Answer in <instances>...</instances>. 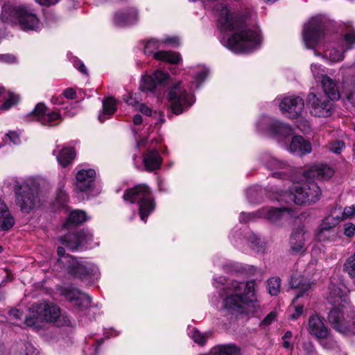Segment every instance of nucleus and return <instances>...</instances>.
<instances>
[{
	"label": "nucleus",
	"mask_w": 355,
	"mask_h": 355,
	"mask_svg": "<svg viewBox=\"0 0 355 355\" xmlns=\"http://www.w3.org/2000/svg\"><path fill=\"white\" fill-rule=\"evenodd\" d=\"M328 300L333 305L328 315L331 327L345 335L355 334V308L349 306L347 295L340 288L333 286Z\"/></svg>",
	"instance_id": "1"
},
{
	"label": "nucleus",
	"mask_w": 355,
	"mask_h": 355,
	"mask_svg": "<svg viewBox=\"0 0 355 355\" xmlns=\"http://www.w3.org/2000/svg\"><path fill=\"white\" fill-rule=\"evenodd\" d=\"M193 74L191 85L186 87L182 82L174 83L168 89L167 98L170 108L175 114L188 110L196 102V97L191 92L193 87L198 89L208 75L209 70L205 66L198 65L192 69Z\"/></svg>",
	"instance_id": "2"
},
{
	"label": "nucleus",
	"mask_w": 355,
	"mask_h": 355,
	"mask_svg": "<svg viewBox=\"0 0 355 355\" xmlns=\"http://www.w3.org/2000/svg\"><path fill=\"white\" fill-rule=\"evenodd\" d=\"M255 285L254 280L246 282L232 281L228 284L220 293L222 309L230 313H244L245 306L256 300Z\"/></svg>",
	"instance_id": "3"
},
{
	"label": "nucleus",
	"mask_w": 355,
	"mask_h": 355,
	"mask_svg": "<svg viewBox=\"0 0 355 355\" xmlns=\"http://www.w3.org/2000/svg\"><path fill=\"white\" fill-rule=\"evenodd\" d=\"M42 179L31 176L23 180L16 179L13 186L15 203L21 211L29 213L39 200Z\"/></svg>",
	"instance_id": "4"
},
{
	"label": "nucleus",
	"mask_w": 355,
	"mask_h": 355,
	"mask_svg": "<svg viewBox=\"0 0 355 355\" xmlns=\"http://www.w3.org/2000/svg\"><path fill=\"white\" fill-rule=\"evenodd\" d=\"M306 180L305 182L293 184L285 193L277 192L275 199L299 205L315 203L321 196L320 188L313 181Z\"/></svg>",
	"instance_id": "5"
},
{
	"label": "nucleus",
	"mask_w": 355,
	"mask_h": 355,
	"mask_svg": "<svg viewBox=\"0 0 355 355\" xmlns=\"http://www.w3.org/2000/svg\"><path fill=\"white\" fill-rule=\"evenodd\" d=\"M60 272L82 281L93 282L100 277L98 267L92 261L75 257H64L58 261Z\"/></svg>",
	"instance_id": "6"
},
{
	"label": "nucleus",
	"mask_w": 355,
	"mask_h": 355,
	"mask_svg": "<svg viewBox=\"0 0 355 355\" xmlns=\"http://www.w3.org/2000/svg\"><path fill=\"white\" fill-rule=\"evenodd\" d=\"M2 22L11 25H19L25 31H36L40 27V21L27 6H12L5 3L0 15Z\"/></svg>",
	"instance_id": "7"
},
{
	"label": "nucleus",
	"mask_w": 355,
	"mask_h": 355,
	"mask_svg": "<svg viewBox=\"0 0 355 355\" xmlns=\"http://www.w3.org/2000/svg\"><path fill=\"white\" fill-rule=\"evenodd\" d=\"M123 198L126 202L137 204L140 219L144 223L156 207L155 198L146 184H139L126 190Z\"/></svg>",
	"instance_id": "8"
},
{
	"label": "nucleus",
	"mask_w": 355,
	"mask_h": 355,
	"mask_svg": "<svg viewBox=\"0 0 355 355\" xmlns=\"http://www.w3.org/2000/svg\"><path fill=\"white\" fill-rule=\"evenodd\" d=\"M256 127L258 132L273 137L280 144H284L285 139L293 134L290 125L267 116H261Z\"/></svg>",
	"instance_id": "9"
},
{
	"label": "nucleus",
	"mask_w": 355,
	"mask_h": 355,
	"mask_svg": "<svg viewBox=\"0 0 355 355\" xmlns=\"http://www.w3.org/2000/svg\"><path fill=\"white\" fill-rule=\"evenodd\" d=\"M57 291L60 295L64 297L67 301L78 309L79 317L87 314L91 300L86 293L71 286H58Z\"/></svg>",
	"instance_id": "10"
},
{
	"label": "nucleus",
	"mask_w": 355,
	"mask_h": 355,
	"mask_svg": "<svg viewBox=\"0 0 355 355\" xmlns=\"http://www.w3.org/2000/svg\"><path fill=\"white\" fill-rule=\"evenodd\" d=\"M289 284L291 288H297L299 290V293L293 300V304L291 309H293L294 311L290 315V318L292 320L298 319L304 313L303 305H295V301L300 297H302L306 292L311 288V282L310 279L304 277L301 272H295L293 273L290 279Z\"/></svg>",
	"instance_id": "11"
},
{
	"label": "nucleus",
	"mask_w": 355,
	"mask_h": 355,
	"mask_svg": "<svg viewBox=\"0 0 355 355\" xmlns=\"http://www.w3.org/2000/svg\"><path fill=\"white\" fill-rule=\"evenodd\" d=\"M306 104L310 114L315 117H328L333 112V103L322 93H309Z\"/></svg>",
	"instance_id": "12"
},
{
	"label": "nucleus",
	"mask_w": 355,
	"mask_h": 355,
	"mask_svg": "<svg viewBox=\"0 0 355 355\" xmlns=\"http://www.w3.org/2000/svg\"><path fill=\"white\" fill-rule=\"evenodd\" d=\"M144 53L148 56L152 55L155 60L177 64L181 60L180 53L172 51H159L162 47L160 40L150 38L144 42Z\"/></svg>",
	"instance_id": "13"
},
{
	"label": "nucleus",
	"mask_w": 355,
	"mask_h": 355,
	"mask_svg": "<svg viewBox=\"0 0 355 355\" xmlns=\"http://www.w3.org/2000/svg\"><path fill=\"white\" fill-rule=\"evenodd\" d=\"M324 19L321 16L310 19L304 26L303 40L307 49H314L322 35Z\"/></svg>",
	"instance_id": "14"
},
{
	"label": "nucleus",
	"mask_w": 355,
	"mask_h": 355,
	"mask_svg": "<svg viewBox=\"0 0 355 355\" xmlns=\"http://www.w3.org/2000/svg\"><path fill=\"white\" fill-rule=\"evenodd\" d=\"M355 46V30L349 29L343 35L341 44L336 46L327 49L324 53V57L331 62H337L344 59L345 51Z\"/></svg>",
	"instance_id": "15"
},
{
	"label": "nucleus",
	"mask_w": 355,
	"mask_h": 355,
	"mask_svg": "<svg viewBox=\"0 0 355 355\" xmlns=\"http://www.w3.org/2000/svg\"><path fill=\"white\" fill-rule=\"evenodd\" d=\"M170 79L168 73L157 70L151 75L145 74L142 76L139 89L142 92H154L168 85Z\"/></svg>",
	"instance_id": "16"
},
{
	"label": "nucleus",
	"mask_w": 355,
	"mask_h": 355,
	"mask_svg": "<svg viewBox=\"0 0 355 355\" xmlns=\"http://www.w3.org/2000/svg\"><path fill=\"white\" fill-rule=\"evenodd\" d=\"M93 234L88 230L68 233L60 238V242L71 250L86 246L92 241Z\"/></svg>",
	"instance_id": "17"
},
{
	"label": "nucleus",
	"mask_w": 355,
	"mask_h": 355,
	"mask_svg": "<svg viewBox=\"0 0 355 355\" xmlns=\"http://www.w3.org/2000/svg\"><path fill=\"white\" fill-rule=\"evenodd\" d=\"M304 107V100L297 96H285L279 103V108L282 114L290 119L299 116L303 112Z\"/></svg>",
	"instance_id": "18"
},
{
	"label": "nucleus",
	"mask_w": 355,
	"mask_h": 355,
	"mask_svg": "<svg viewBox=\"0 0 355 355\" xmlns=\"http://www.w3.org/2000/svg\"><path fill=\"white\" fill-rule=\"evenodd\" d=\"M260 160L275 178H283L289 171L290 166L284 161L279 160L268 152L261 155Z\"/></svg>",
	"instance_id": "19"
},
{
	"label": "nucleus",
	"mask_w": 355,
	"mask_h": 355,
	"mask_svg": "<svg viewBox=\"0 0 355 355\" xmlns=\"http://www.w3.org/2000/svg\"><path fill=\"white\" fill-rule=\"evenodd\" d=\"M311 239L310 233L304 227H299L290 238V247L295 254H303L306 251Z\"/></svg>",
	"instance_id": "20"
},
{
	"label": "nucleus",
	"mask_w": 355,
	"mask_h": 355,
	"mask_svg": "<svg viewBox=\"0 0 355 355\" xmlns=\"http://www.w3.org/2000/svg\"><path fill=\"white\" fill-rule=\"evenodd\" d=\"M308 331L314 336L325 348H330L331 346H327L324 339H328L329 330L324 324L323 320L318 315H311L308 321Z\"/></svg>",
	"instance_id": "21"
},
{
	"label": "nucleus",
	"mask_w": 355,
	"mask_h": 355,
	"mask_svg": "<svg viewBox=\"0 0 355 355\" xmlns=\"http://www.w3.org/2000/svg\"><path fill=\"white\" fill-rule=\"evenodd\" d=\"M96 172L92 168H80L76 176L75 189L80 192L91 189L94 184Z\"/></svg>",
	"instance_id": "22"
},
{
	"label": "nucleus",
	"mask_w": 355,
	"mask_h": 355,
	"mask_svg": "<svg viewBox=\"0 0 355 355\" xmlns=\"http://www.w3.org/2000/svg\"><path fill=\"white\" fill-rule=\"evenodd\" d=\"M44 323V305L33 304L29 309V314L25 318V324L35 329H40Z\"/></svg>",
	"instance_id": "23"
},
{
	"label": "nucleus",
	"mask_w": 355,
	"mask_h": 355,
	"mask_svg": "<svg viewBox=\"0 0 355 355\" xmlns=\"http://www.w3.org/2000/svg\"><path fill=\"white\" fill-rule=\"evenodd\" d=\"M51 322L56 326H69L71 322L70 318L62 313L58 306L53 304L46 302V322Z\"/></svg>",
	"instance_id": "24"
},
{
	"label": "nucleus",
	"mask_w": 355,
	"mask_h": 355,
	"mask_svg": "<svg viewBox=\"0 0 355 355\" xmlns=\"http://www.w3.org/2000/svg\"><path fill=\"white\" fill-rule=\"evenodd\" d=\"M138 21V11L135 8L116 12L113 17L114 24L119 27L132 25Z\"/></svg>",
	"instance_id": "25"
},
{
	"label": "nucleus",
	"mask_w": 355,
	"mask_h": 355,
	"mask_svg": "<svg viewBox=\"0 0 355 355\" xmlns=\"http://www.w3.org/2000/svg\"><path fill=\"white\" fill-rule=\"evenodd\" d=\"M334 170L329 166L323 164H315L307 170L303 171L305 179L318 178L327 180L334 175Z\"/></svg>",
	"instance_id": "26"
},
{
	"label": "nucleus",
	"mask_w": 355,
	"mask_h": 355,
	"mask_svg": "<svg viewBox=\"0 0 355 355\" xmlns=\"http://www.w3.org/2000/svg\"><path fill=\"white\" fill-rule=\"evenodd\" d=\"M288 150L293 154L302 156L310 153L312 148L309 141L306 140L302 136L296 135L292 138Z\"/></svg>",
	"instance_id": "27"
},
{
	"label": "nucleus",
	"mask_w": 355,
	"mask_h": 355,
	"mask_svg": "<svg viewBox=\"0 0 355 355\" xmlns=\"http://www.w3.org/2000/svg\"><path fill=\"white\" fill-rule=\"evenodd\" d=\"M15 220L10 213L5 200L0 196V228L3 231L10 230L15 225Z\"/></svg>",
	"instance_id": "28"
},
{
	"label": "nucleus",
	"mask_w": 355,
	"mask_h": 355,
	"mask_svg": "<svg viewBox=\"0 0 355 355\" xmlns=\"http://www.w3.org/2000/svg\"><path fill=\"white\" fill-rule=\"evenodd\" d=\"M258 217L265 218L271 223H275L289 214L290 211L286 208L265 207L258 211Z\"/></svg>",
	"instance_id": "29"
},
{
	"label": "nucleus",
	"mask_w": 355,
	"mask_h": 355,
	"mask_svg": "<svg viewBox=\"0 0 355 355\" xmlns=\"http://www.w3.org/2000/svg\"><path fill=\"white\" fill-rule=\"evenodd\" d=\"M143 162L146 171H153L159 168L162 158L157 150L150 149L144 155Z\"/></svg>",
	"instance_id": "30"
},
{
	"label": "nucleus",
	"mask_w": 355,
	"mask_h": 355,
	"mask_svg": "<svg viewBox=\"0 0 355 355\" xmlns=\"http://www.w3.org/2000/svg\"><path fill=\"white\" fill-rule=\"evenodd\" d=\"M321 85L325 93V96L330 100H338L340 93L336 86V82L328 76H322Z\"/></svg>",
	"instance_id": "31"
},
{
	"label": "nucleus",
	"mask_w": 355,
	"mask_h": 355,
	"mask_svg": "<svg viewBox=\"0 0 355 355\" xmlns=\"http://www.w3.org/2000/svg\"><path fill=\"white\" fill-rule=\"evenodd\" d=\"M90 219V217L87 216V213L80 209H74L71 211L66 221L64 223V227L67 229H69L73 226L82 224L83 223Z\"/></svg>",
	"instance_id": "32"
},
{
	"label": "nucleus",
	"mask_w": 355,
	"mask_h": 355,
	"mask_svg": "<svg viewBox=\"0 0 355 355\" xmlns=\"http://www.w3.org/2000/svg\"><path fill=\"white\" fill-rule=\"evenodd\" d=\"M116 110V102L112 97H108L103 101V110L98 115L101 123L109 119Z\"/></svg>",
	"instance_id": "33"
},
{
	"label": "nucleus",
	"mask_w": 355,
	"mask_h": 355,
	"mask_svg": "<svg viewBox=\"0 0 355 355\" xmlns=\"http://www.w3.org/2000/svg\"><path fill=\"white\" fill-rule=\"evenodd\" d=\"M315 237L320 242L335 243L340 240L339 232L334 229L319 228Z\"/></svg>",
	"instance_id": "34"
},
{
	"label": "nucleus",
	"mask_w": 355,
	"mask_h": 355,
	"mask_svg": "<svg viewBox=\"0 0 355 355\" xmlns=\"http://www.w3.org/2000/svg\"><path fill=\"white\" fill-rule=\"evenodd\" d=\"M75 157L76 152L73 148L66 147L60 150L57 156V159L60 165L66 167L72 163Z\"/></svg>",
	"instance_id": "35"
},
{
	"label": "nucleus",
	"mask_w": 355,
	"mask_h": 355,
	"mask_svg": "<svg viewBox=\"0 0 355 355\" xmlns=\"http://www.w3.org/2000/svg\"><path fill=\"white\" fill-rule=\"evenodd\" d=\"M3 96V98H6V96L8 98L5 102L0 105V112L8 110L12 106L16 105L19 101V97L18 95H16L12 92H8L6 94L4 92L3 88L0 87V96Z\"/></svg>",
	"instance_id": "36"
},
{
	"label": "nucleus",
	"mask_w": 355,
	"mask_h": 355,
	"mask_svg": "<svg viewBox=\"0 0 355 355\" xmlns=\"http://www.w3.org/2000/svg\"><path fill=\"white\" fill-rule=\"evenodd\" d=\"M3 96V98H6V96L8 98L5 102L0 105V112L8 110L12 106L16 105L19 101V97L18 95H16L12 92H8L6 94L4 92L3 88L0 87V96Z\"/></svg>",
	"instance_id": "37"
},
{
	"label": "nucleus",
	"mask_w": 355,
	"mask_h": 355,
	"mask_svg": "<svg viewBox=\"0 0 355 355\" xmlns=\"http://www.w3.org/2000/svg\"><path fill=\"white\" fill-rule=\"evenodd\" d=\"M28 121H36L44 124V104L39 103L36 105L35 109L26 116Z\"/></svg>",
	"instance_id": "38"
},
{
	"label": "nucleus",
	"mask_w": 355,
	"mask_h": 355,
	"mask_svg": "<svg viewBox=\"0 0 355 355\" xmlns=\"http://www.w3.org/2000/svg\"><path fill=\"white\" fill-rule=\"evenodd\" d=\"M213 353L215 355H240L239 349L233 345L218 346L214 349Z\"/></svg>",
	"instance_id": "39"
},
{
	"label": "nucleus",
	"mask_w": 355,
	"mask_h": 355,
	"mask_svg": "<svg viewBox=\"0 0 355 355\" xmlns=\"http://www.w3.org/2000/svg\"><path fill=\"white\" fill-rule=\"evenodd\" d=\"M340 222V215L336 214L335 211L332 215L328 216L322 220L320 228L334 229V227L338 225Z\"/></svg>",
	"instance_id": "40"
},
{
	"label": "nucleus",
	"mask_w": 355,
	"mask_h": 355,
	"mask_svg": "<svg viewBox=\"0 0 355 355\" xmlns=\"http://www.w3.org/2000/svg\"><path fill=\"white\" fill-rule=\"evenodd\" d=\"M248 241L250 247L257 252H263L266 249V243L261 238L254 234H251L248 236Z\"/></svg>",
	"instance_id": "41"
},
{
	"label": "nucleus",
	"mask_w": 355,
	"mask_h": 355,
	"mask_svg": "<svg viewBox=\"0 0 355 355\" xmlns=\"http://www.w3.org/2000/svg\"><path fill=\"white\" fill-rule=\"evenodd\" d=\"M188 334L189 337L197 344L200 345H205L207 338H208V333H200L198 330L193 328L189 329Z\"/></svg>",
	"instance_id": "42"
},
{
	"label": "nucleus",
	"mask_w": 355,
	"mask_h": 355,
	"mask_svg": "<svg viewBox=\"0 0 355 355\" xmlns=\"http://www.w3.org/2000/svg\"><path fill=\"white\" fill-rule=\"evenodd\" d=\"M281 279L279 277H274L268 280V290L271 295H277L280 291Z\"/></svg>",
	"instance_id": "43"
},
{
	"label": "nucleus",
	"mask_w": 355,
	"mask_h": 355,
	"mask_svg": "<svg viewBox=\"0 0 355 355\" xmlns=\"http://www.w3.org/2000/svg\"><path fill=\"white\" fill-rule=\"evenodd\" d=\"M343 271L351 278H355V252L346 259L343 265Z\"/></svg>",
	"instance_id": "44"
},
{
	"label": "nucleus",
	"mask_w": 355,
	"mask_h": 355,
	"mask_svg": "<svg viewBox=\"0 0 355 355\" xmlns=\"http://www.w3.org/2000/svg\"><path fill=\"white\" fill-rule=\"evenodd\" d=\"M298 355H318V354L312 343L305 342L300 349Z\"/></svg>",
	"instance_id": "45"
},
{
	"label": "nucleus",
	"mask_w": 355,
	"mask_h": 355,
	"mask_svg": "<svg viewBox=\"0 0 355 355\" xmlns=\"http://www.w3.org/2000/svg\"><path fill=\"white\" fill-rule=\"evenodd\" d=\"M123 100L125 102V103L128 105L134 107L135 110L137 107V106L141 103L139 99L137 98L136 94H133L131 92L127 93L123 96Z\"/></svg>",
	"instance_id": "46"
},
{
	"label": "nucleus",
	"mask_w": 355,
	"mask_h": 355,
	"mask_svg": "<svg viewBox=\"0 0 355 355\" xmlns=\"http://www.w3.org/2000/svg\"><path fill=\"white\" fill-rule=\"evenodd\" d=\"M311 70L315 80L321 81L322 76H327V75L324 74V69H322L320 64H312L311 65Z\"/></svg>",
	"instance_id": "47"
},
{
	"label": "nucleus",
	"mask_w": 355,
	"mask_h": 355,
	"mask_svg": "<svg viewBox=\"0 0 355 355\" xmlns=\"http://www.w3.org/2000/svg\"><path fill=\"white\" fill-rule=\"evenodd\" d=\"M37 349L31 344L26 343L20 352V355H38Z\"/></svg>",
	"instance_id": "48"
},
{
	"label": "nucleus",
	"mask_w": 355,
	"mask_h": 355,
	"mask_svg": "<svg viewBox=\"0 0 355 355\" xmlns=\"http://www.w3.org/2000/svg\"><path fill=\"white\" fill-rule=\"evenodd\" d=\"M160 40L162 47L165 46L166 45H170L176 47L180 44L179 38L176 36H166Z\"/></svg>",
	"instance_id": "49"
},
{
	"label": "nucleus",
	"mask_w": 355,
	"mask_h": 355,
	"mask_svg": "<svg viewBox=\"0 0 355 355\" xmlns=\"http://www.w3.org/2000/svg\"><path fill=\"white\" fill-rule=\"evenodd\" d=\"M259 216V214L258 213V211L256 212H252V213H245L242 212L240 214L239 216V220L241 223H247L249 221H251L255 218H259L258 217Z\"/></svg>",
	"instance_id": "50"
},
{
	"label": "nucleus",
	"mask_w": 355,
	"mask_h": 355,
	"mask_svg": "<svg viewBox=\"0 0 355 355\" xmlns=\"http://www.w3.org/2000/svg\"><path fill=\"white\" fill-rule=\"evenodd\" d=\"M355 214V207L354 205L346 207L340 213V218L341 221L349 218Z\"/></svg>",
	"instance_id": "51"
},
{
	"label": "nucleus",
	"mask_w": 355,
	"mask_h": 355,
	"mask_svg": "<svg viewBox=\"0 0 355 355\" xmlns=\"http://www.w3.org/2000/svg\"><path fill=\"white\" fill-rule=\"evenodd\" d=\"M343 234L348 238H352L355 234V225L352 223H347L344 225Z\"/></svg>",
	"instance_id": "52"
},
{
	"label": "nucleus",
	"mask_w": 355,
	"mask_h": 355,
	"mask_svg": "<svg viewBox=\"0 0 355 355\" xmlns=\"http://www.w3.org/2000/svg\"><path fill=\"white\" fill-rule=\"evenodd\" d=\"M61 119V114L60 111H52L50 113L46 112V123H52L56 121H60Z\"/></svg>",
	"instance_id": "53"
},
{
	"label": "nucleus",
	"mask_w": 355,
	"mask_h": 355,
	"mask_svg": "<svg viewBox=\"0 0 355 355\" xmlns=\"http://www.w3.org/2000/svg\"><path fill=\"white\" fill-rule=\"evenodd\" d=\"M344 148L345 143L342 141H337L330 145L329 150L334 153L338 154Z\"/></svg>",
	"instance_id": "54"
},
{
	"label": "nucleus",
	"mask_w": 355,
	"mask_h": 355,
	"mask_svg": "<svg viewBox=\"0 0 355 355\" xmlns=\"http://www.w3.org/2000/svg\"><path fill=\"white\" fill-rule=\"evenodd\" d=\"M277 318V313L275 311H271L268 314L261 323V326L267 327L270 325Z\"/></svg>",
	"instance_id": "55"
},
{
	"label": "nucleus",
	"mask_w": 355,
	"mask_h": 355,
	"mask_svg": "<svg viewBox=\"0 0 355 355\" xmlns=\"http://www.w3.org/2000/svg\"><path fill=\"white\" fill-rule=\"evenodd\" d=\"M135 110L139 111L141 113L146 116H150L152 114L151 108L143 103H140Z\"/></svg>",
	"instance_id": "56"
},
{
	"label": "nucleus",
	"mask_w": 355,
	"mask_h": 355,
	"mask_svg": "<svg viewBox=\"0 0 355 355\" xmlns=\"http://www.w3.org/2000/svg\"><path fill=\"white\" fill-rule=\"evenodd\" d=\"M6 137H8L14 144H19L21 141L19 134L15 131H10Z\"/></svg>",
	"instance_id": "57"
},
{
	"label": "nucleus",
	"mask_w": 355,
	"mask_h": 355,
	"mask_svg": "<svg viewBox=\"0 0 355 355\" xmlns=\"http://www.w3.org/2000/svg\"><path fill=\"white\" fill-rule=\"evenodd\" d=\"M72 62L73 64V66L78 69L81 73H87V69L85 66V64L79 60L77 58H73L72 60Z\"/></svg>",
	"instance_id": "58"
},
{
	"label": "nucleus",
	"mask_w": 355,
	"mask_h": 355,
	"mask_svg": "<svg viewBox=\"0 0 355 355\" xmlns=\"http://www.w3.org/2000/svg\"><path fill=\"white\" fill-rule=\"evenodd\" d=\"M57 252H58V254L59 256V258H58V259L57 260V261L55 263V270H57V271H60V268L58 267V261H59V260L61 258L64 257H72V256L70 255V254H65V250L62 247H58V250H57Z\"/></svg>",
	"instance_id": "59"
},
{
	"label": "nucleus",
	"mask_w": 355,
	"mask_h": 355,
	"mask_svg": "<svg viewBox=\"0 0 355 355\" xmlns=\"http://www.w3.org/2000/svg\"><path fill=\"white\" fill-rule=\"evenodd\" d=\"M16 60L14 55L10 54H0V62L6 63H13Z\"/></svg>",
	"instance_id": "60"
},
{
	"label": "nucleus",
	"mask_w": 355,
	"mask_h": 355,
	"mask_svg": "<svg viewBox=\"0 0 355 355\" xmlns=\"http://www.w3.org/2000/svg\"><path fill=\"white\" fill-rule=\"evenodd\" d=\"M62 94L68 99H73L76 96V93L72 88L66 89Z\"/></svg>",
	"instance_id": "61"
},
{
	"label": "nucleus",
	"mask_w": 355,
	"mask_h": 355,
	"mask_svg": "<svg viewBox=\"0 0 355 355\" xmlns=\"http://www.w3.org/2000/svg\"><path fill=\"white\" fill-rule=\"evenodd\" d=\"M9 315L16 319H21L23 313L19 309H12L9 311Z\"/></svg>",
	"instance_id": "62"
},
{
	"label": "nucleus",
	"mask_w": 355,
	"mask_h": 355,
	"mask_svg": "<svg viewBox=\"0 0 355 355\" xmlns=\"http://www.w3.org/2000/svg\"><path fill=\"white\" fill-rule=\"evenodd\" d=\"M223 267L224 270L228 272H232L233 271L236 270L234 265L232 262H229V263H226V265L223 266Z\"/></svg>",
	"instance_id": "63"
},
{
	"label": "nucleus",
	"mask_w": 355,
	"mask_h": 355,
	"mask_svg": "<svg viewBox=\"0 0 355 355\" xmlns=\"http://www.w3.org/2000/svg\"><path fill=\"white\" fill-rule=\"evenodd\" d=\"M225 282V279L223 277H219L218 280H216V279H214V285L216 288H219L220 286H223L224 284V282Z\"/></svg>",
	"instance_id": "64"
}]
</instances>
